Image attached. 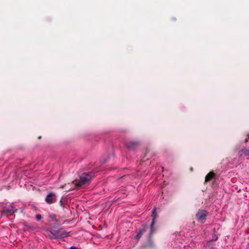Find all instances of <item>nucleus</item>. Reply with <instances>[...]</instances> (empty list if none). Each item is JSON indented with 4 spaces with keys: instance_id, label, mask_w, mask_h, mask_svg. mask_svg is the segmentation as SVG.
Segmentation results:
<instances>
[{
    "instance_id": "obj_13",
    "label": "nucleus",
    "mask_w": 249,
    "mask_h": 249,
    "mask_svg": "<svg viewBox=\"0 0 249 249\" xmlns=\"http://www.w3.org/2000/svg\"><path fill=\"white\" fill-rule=\"evenodd\" d=\"M70 249H76V248L75 247H71Z\"/></svg>"
},
{
    "instance_id": "obj_2",
    "label": "nucleus",
    "mask_w": 249,
    "mask_h": 249,
    "mask_svg": "<svg viewBox=\"0 0 249 249\" xmlns=\"http://www.w3.org/2000/svg\"><path fill=\"white\" fill-rule=\"evenodd\" d=\"M91 178V175L89 174H84L81 176L79 180V188L83 185L87 186L89 185Z\"/></svg>"
},
{
    "instance_id": "obj_7",
    "label": "nucleus",
    "mask_w": 249,
    "mask_h": 249,
    "mask_svg": "<svg viewBox=\"0 0 249 249\" xmlns=\"http://www.w3.org/2000/svg\"><path fill=\"white\" fill-rule=\"evenodd\" d=\"M240 156L246 157L247 158H249V150L247 149H243L240 152Z\"/></svg>"
},
{
    "instance_id": "obj_4",
    "label": "nucleus",
    "mask_w": 249,
    "mask_h": 249,
    "mask_svg": "<svg viewBox=\"0 0 249 249\" xmlns=\"http://www.w3.org/2000/svg\"><path fill=\"white\" fill-rule=\"evenodd\" d=\"M207 215V212L205 210H200L196 214V217L199 221L203 223L205 217Z\"/></svg>"
},
{
    "instance_id": "obj_10",
    "label": "nucleus",
    "mask_w": 249,
    "mask_h": 249,
    "mask_svg": "<svg viewBox=\"0 0 249 249\" xmlns=\"http://www.w3.org/2000/svg\"><path fill=\"white\" fill-rule=\"evenodd\" d=\"M59 203H60V206H61L63 208H64L65 207V205H64V203L63 202V201H62V199H61V200H60V202H59Z\"/></svg>"
},
{
    "instance_id": "obj_5",
    "label": "nucleus",
    "mask_w": 249,
    "mask_h": 249,
    "mask_svg": "<svg viewBox=\"0 0 249 249\" xmlns=\"http://www.w3.org/2000/svg\"><path fill=\"white\" fill-rule=\"evenodd\" d=\"M156 208H155L154 209H153V213H152V217H153V220H152V223H151V231H153V226H154V225L155 223V221H156V217H157V212H156Z\"/></svg>"
},
{
    "instance_id": "obj_1",
    "label": "nucleus",
    "mask_w": 249,
    "mask_h": 249,
    "mask_svg": "<svg viewBox=\"0 0 249 249\" xmlns=\"http://www.w3.org/2000/svg\"><path fill=\"white\" fill-rule=\"evenodd\" d=\"M47 235L52 239H58L65 238L68 236V232H65L63 229H59L57 231L52 232L50 231H47Z\"/></svg>"
},
{
    "instance_id": "obj_3",
    "label": "nucleus",
    "mask_w": 249,
    "mask_h": 249,
    "mask_svg": "<svg viewBox=\"0 0 249 249\" xmlns=\"http://www.w3.org/2000/svg\"><path fill=\"white\" fill-rule=\"evenodd\" d=\"M45 202L49 204H51L56 201V196L54 193L51 192L49 193L45 198Z\"/></svg>"
},
{
    "instance_id": "obj_12",
    "label": "nucleus",
    "mask_w": 249,
    "mask_h": 249,
    "mask_svg": "<svg viewBox=\"0 0 249 249\" xmlns=\"http://www.w3.org/2000/svg\"><path fill=\"white\" fill-rule=\"evenodd\" d=\"M12 213H13V212H8V211L6 212V213H7V214H12Z\"/></svg>"
},
{
    "instance_id": "obj_11",
    "label": "nucleus",
    "mask_w": 249,
    "mask_h": 249,
    "mask_svg": "<svg viewBox=\"0 0 249 249\" xmlns=\"http://www.w3.org/2000/svg\"><path fill=\"white\" fill-rule=\"evenodd\" d=\"M50 217L51 219H52L54 220V219H55L56 216H55V215H50Z\"/></svg>"
},
{
    "instance_id": "obj_8",
    "label": "nucleus",
    "mask_w": 249,
    "mask_h": 249,
    "mask_svg": "<svg viewBox=\"0 0 249 249\" xmlns=\"http://www.w3.org/2000/svg\"><path fill=\"white\" fill-rule=\"evenodd\" d=\"M144 231L145 230L144 229L140 230L139 231L138 233L135 237L136 239L139 240Z\"/></svg>"
},
{
    "instance_id": "obj_6",
    "label": "nucleus",
    "mask_w": 249,
    "mask_h": 249,
    "mask_svg": "<svg viewBox=\"0 0 249 249\" xmlns=\"http://www.w3.org/2000/svg\"><path fill=\"white\" fill-rule=\"evenodd\" d=\"M215 176V174L213 172H209L205 178V182H208L211 180Z\"/></svg>"
},
{
    "instance_id": "obj_14",
    "label": "nucleus",
    "mask_w": 249,
    "mask_h": 249,
    "mask_svg": "<svg viewBox=\"0 0 249 249\" xmlns=\"http://www.w3.org/2000/svg\"><path fill=\"white\" fill-rule=\"evenodd\" d=\"M75 183V184L76 185H77L78 184L77 182H76V181H75V183Z\"/></svg>"
},
{
    "instance_id": "obj_9",
    "label": "nucleus",
    "mask_w": 249,
    "mask_h": 249,
    "mask_svg": "<svg viewBox=\"0 0 249 249\" xmlns=\"http://www.w3.org/2000/svg\"><path fill=\"white\" fill-rule=\"evenodd\" d=\"M41 215L40 214H37L36 215V218L37 220H39L41 219Z\"/></svg>"
}]
</instances>
